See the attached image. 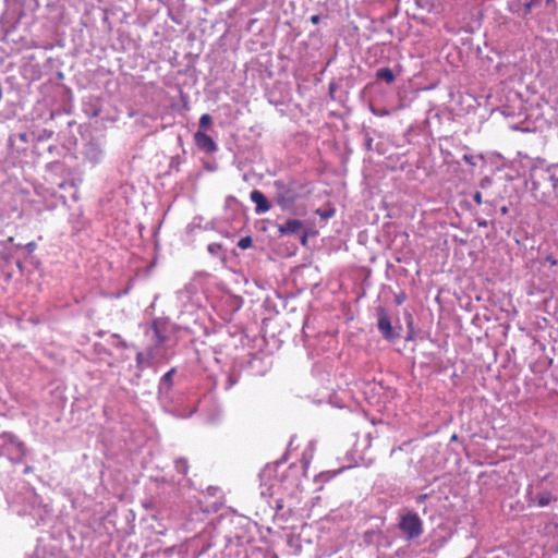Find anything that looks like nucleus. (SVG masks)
<instances>
[{"label": "nucleus", "instance_id": "nucleus-1", "mask_svg": "<svg viewBox=\"0 0 558 558\" xmlns=\"http://www.w3.org/2000/svg\"><path fill=\"white\" fill-rule=\"evenodd\" d=\"M398 527L405 536V539L410 542L422 535L423 521L417 513L408 512L401 515Z\"/></svg>", "mask_w": 558, "mask_h": 558}, {"label": "nucleus", "instance_id": "nucleus-2", "mask_svg": "<svg viewBox=\"0 0 558 558\" xmlns=\"http://www.w3.org/2000/svg\"><path fill=\"white\" fill-rule=\"evenodd\" d=\"M274 186L276 187L277 191L276 201L280 207L287 208L294 204V202L296 201V194L282 180L275 181Z\"/></svg>", "mask_w": 558, "mask_h": 558}, {"label": "nucleus", "instance_id": "nucleus-3", "mask_svg": "<svg viewBox=\"0 0 558 558\" xmlns=\"http://www.w3.org/2000/svg\"><path fill=\"white\" fill-rule=\"evenodd\" d=\"M378 316V330L383 335V337L389 341L393 340L397 336L393 332L390 317L388 316L386 310L384 307L377 308Z\"/></svg>", "mask_w": 558, "mask_h": 558}, {"label": "nucleus", "instance_id": "nucleus-4", "mask_svg": "<svg viewBox=\"0 0 558 558\" xmlns=\"http://www.w3.org/2000/svg\"><path fill=\"white\" fill-rule=\"evenodd\" d=\"M194 141L196 146L206 153H215L217 150V144L215 141L202 131H197L194 134Z\"/></svg>", "mask_w": 558, "mask_h": 558}, {"label": "nucleus", "instance_id": "nucleus-5", "mask_svg": "<svg viewBox=\"0 0 558 558\" xmlns=\"http://www.w3.org/2000/svg\"><path fill=\"white\" fill-rule=\"evenodd\" d=\"M304 228V223L299 219H288L286 223L278 226V233L280 235L296 234Z\"/></svg>", "mask_w": 558, "mask_h": 558}, {"label": "nucleus", "instance_id": "nucleus-6", "mask_svg": "<svg viewBox=\"0 0 558 558\" xmlns=\"http://www.w3.org/2000/svg\"><path fill=\"white\" fill-rule=\"evenodd\" d=\"M251 201L256 205L255 211L264 214L270 209V203L259 190L251 192Z\"/></svg>", "mask_w": 558, "mask_h": 558}, {"label": "nucleus", "instance_id": "nucleus-7", "mask_svg": "<svg viewBox=\"0 0 558 558\" xmlns=\"http://www.w3.org/2000/svg\"><path fill=\"white\" fill-rule=\"evenodd\" d=\"M377 80L385 81L388 84L395 82V74L389 68H381L376 72Z\"/></svg>", "mask_w": 558, "mask_h": 558}, {"label": "nucleus", "instance_id": "nucleus-8", "mask_svg": "<svg viewBox=\"0 0 558 558\" xmlns=\"http://www.w3.org/2000/svg\"><path fill=\"white\" fill-rule=\"evenodd\" d=\"M1 438L10 444H16L20 449H24V442L20 441L16 436L10 432H4L1 434Z\"/></svg>", "mask_w": 558, "mask_h": 558}, {"label": "nucleus", "instance_id": "nucleus-9", "mask_svg": "<svg viewBox=\"0 0 558 558\" xmlns=\"http://www.w3.org/2000/svg\"><path fill=\"white\" fill-rule=\"evenodd\" d=\"M536 499H537V505L539 507H546L554 500V497L551 496L550 493H543V494L537 495Z\"/></svg>", "mask_w": 558, "mask_h": 558}, {"label": "nucleus", "instance_id": "nucleus-10", "mask_svg": "<svg viewBox=\"0 0 558 558\" xmlns=\"http://www.w3.org/2000/svg\"><path fill=\"white\" fill-rule=\"evenodd\" d=\"M199 128L201 129H208L211 124H213V118L210 117V114L208 113H204L201 118H199Z\"/></svg>", "mask_w": 558, "mask_h": 558}, {"label": "nucleus", "instance_id": "nucleus-11", "mask_svg": "<svg viewBox=\"0 0 558 558\" xmlns=\"http://www.w3.org/2000/svg\"><path fill=\"white\" fill-rule=\"evenodd\" d=\"M539 1L541 0H530V2L525 3L522 7L521 15L522 16H527L531 13V11H532L533 5L537 4Z\"/></svg>", "mask_w": 558, "mask_h": 558}, {"label": "nucleus", "instance_id": "nucleus-12", "mask_svg": "<svg viewBox=\"0 0 558 558\" xmlns=\"http://www.w3.org/2000/svg\"><path fill=\"white\" fill-rule=\"evenodd\" d=\"M238 246L241 247L242 250H246V248L251 247L252 239L250 236L242 238L239 241Z\"/></svg>", "mask_w": 558, "mask_h": 558}, {"label": "nucleus", "instance_id": "nucleus-13", "mask_svg": "<svg viewBox=\"0 0 558 558\" xmlns=\"http://www.w3.org/2000/svg\"><path fill=\"white\" fill-rule=\"evenodd\" d=\"M154 335L156 338V344L161 345L165 342V337L162 336V333L160 332L156 325H154Z\"/></svg>", "mask_w": 558, "mask_h": 558}, {"label": "nucleus", "instance_id": "nucleus-14", "mask_svg": "<svg viewBox=\"0 0 558 558\" xmlns=\"http://www.w3.org/2000/svg\"><path fill=\"white\" fill-rule=\"evenodd\" d=\"M175 373V369L174 368H171L170 371H168L161 378V380L168 385H172V377H173V374Z\"/></svg>", "mask_w": 558, "mask_h": 558}, {"label": "nucleus", "instance_id": "nucleus-15", "mask_svg": "<svg viewBox=\"0 0 558 558\" xmlns=\"http://www.w3.org/2000/svg\"><path fill=\"white\" fill-rule=\"evenodd\" d=\"M316 213L323 218L328 219L332 216L333 211H322L320 209H317Z\"/></svg>", "mask_w": 558, "mask_h": 558}, {"label": "nucleus", "instance_id": "nucleus-16", "mask_svg": "<svg viewBox=\"0 0 558 558\" xmlns=\"http://www.w3.org/2000/svg\"><path fill=\"white\" fill-rule=\"evenodd\" d=\"M473 201L477 204V205H481L482 204V194L481 192H476L473 196Z\"/></svg>", "mask_w": 558, "mask_h": 558}, {"label": "nucleus", "instance_id": "nucleus-17", "mask_svg": "<svg viewBox=\"0 0 558 558\" xmlns=\"http://www.w3.org/2000/svg\"><path fill=\"white\" fill-rule=\"evenodd\" d=\"M143 361H144V353L138 352V353L136 354V362H137V364H138V365H140V364H142V363H143Z\"/></svg>", "mask_w": 558, "mask_h": 558}, {"label": "nucleus", "instance_id": "nucleus-18", "mask_svg": "<svg viewBox=\"0 0 558 558\" xmlns=\"http://www.w3.org/2000/svg\"><path fill=\"white\" fill-rule=\"evenodd\" d=\"M319 21H320L319 15H313V16H311V22H312V24L317 25V24L319 23Z\"/></svg>", "mask_w": 558, "mask_h": 558}, {"label": "nucleus", "instance_id": "nucleus-19", "mask_svg": "<svg viewBox=\"0 0 558 558\" xmlns=\"http://www.w3.org/2000/svg\"><path fill=\"white\" fill-rule=\"evenodd\" d=\"M216 247H219V246H218V245H216V244H209V245H208V251H209L210 253H215V252H216Z\"/></svg>", "mask_w": 558, "mask_h": 558}, {"label": "nucleus", "instance_id": "nucleus-20", "mask_svg": "<svg viewBox=\"0 0 558 558\" xmlns=\"http://www.w3.org/2000/svg\"><path fill=\"white\" fill-rule=\"evenodd\" d=\"M547 260L550 263L551 266H556L557 265V259L553 258L551 256H548Z\"/></svg>", "mask_w": 558, "mask_h": 558}, {"label": "nucleus", "instance_id": "nucleus-21", "mask_svg": "<svg viewBox=\"0 0 558 558\" xmlns=\"http://www.w3.org/2000/svg\"><path fill=\"white\" fill-rule=\"evenodd\" d=\"M19 136H20V140L22 142H27V134L26 133H21Z\"/></svg>", "mask_w": 558, "mask_h": 558}, {"label": "nucleus", "instance_id": "nucleus-22", "mask_svg": "<svg viewBox=\"0 0 558 558\" xmlns=\"http://www.w3.org/2000/svg\"><path fill=\"white\" fill-rule=\"evenodd\" d=\"M301 243H302L303 245H306V243H307V235H306V234H304V235L302 236V239H301Z\"/></svg>", "mask_w": 558, "mask_h": 558}, {"label": "nucleus", "instance_id": "nucleus-23", "mask_svg": "<svg viewBox=\"0 0 558 558\" xmlns=\"http://www.w3.org/2000/svg\"><path fill=\"white\" fill-rule=\"evenodd\" d=\"M27 247L33 251L35 248V243H28L27 244Z\"/></svg>", "mask_w": 558, "mask_h": 558}, {"label": "nucleus", "instance_id": "nucleus-24", "mask_svg": "<svg viewBox=\"0 0 558 558\" xmlns=\"http://www.w3.org/2000/svg\"><path fill=\"white\" fill-rule=\"evenodd\" d=\"M501 211H502V214H506V213L508 211V210H507V207H502V208H501Z\"/></svg>", "mask_w": 558, "mask_h": 558}, {"label": "nucleus", "instance_id": "nucleus-25", "mask_svg": "<svg viewBox=\"0 0 558 558\" xmlns=\"http://www.w3.org/2000/svg\"><path fill=\"white\" fill-rule=\"evenodd\" d=\"M397 302H398V304H401V302H402L401 298H398Z\"/></svg>", "mask_w": 558, "mask_h": 558}, {"label": "nucleus", "instance_id": "nucleus-26", "mask_svg": "<svg viewBox=\"0 0 558 558\" xmlns=\"http://www.w3.org/2000/svg\"><path fill=\"white\" fill-rule=\"evenodd\" d=\"M511 12H518V10L510 8Z\"/></svg>", "mask_w": 558, "mask_h": 558}]
</instances>
